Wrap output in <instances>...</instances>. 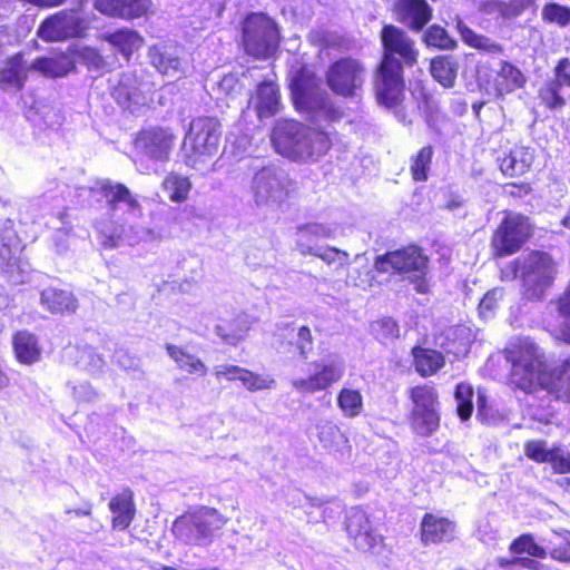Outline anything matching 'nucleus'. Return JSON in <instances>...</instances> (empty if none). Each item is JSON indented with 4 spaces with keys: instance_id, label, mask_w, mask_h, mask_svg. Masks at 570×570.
Instances as JSON below:
<instances>
[{
    "instance_id": "nucleus-51",
    "label": "nucleus",
    "mask_w": 570,
    "mask_h": 570,
    "mask_svg": "<svg viewBox=\"0 0 570 570\" xmlns=\"http://www.w3.org/2000/svg\"><path fill=\"white\" fill-rule=\"evenodd\" d=\"M552 449L543 440H531L524 444V454L537 463H548Z\"/></svg>"
},
{
    "instance_id": "nucleus-12",
    "label": "nucleus",
    "mask_w": 570,
    "mask_h": 570,
    "mask_svg": "<svg viewBox=\"0 0 570 570\" xmlns=\"http://www.w3.org/2000/svg\"><path fill=\"white\" fill-rule=\"evenodd\" d=\"M308 376L292 380V387L303 394H314L327 390L340 382L345 373L344 360L337 354H328L308 364Z\"/></svg>"
},
{
    "instance_id": "nucleus-21",
    "label": "nucleus",
    "mask_w": 570,
    "mask_h": 570,
    "mask_svg": "<svg viewBox=\"0 0 570 570\" xmlns=\"http://www.w3.org/2000/svg\"><path fill=\"white\" fill-rule=\"evenodd\" d=\"M213 373L218 381H239L249 392L273 390L276 386V380L272 375L258 374L245 367L229 363L216 365Z\"/></svg>"
},
{
    "instance_id": "nucleus-33",
    "label": "nucleus",
    "mask_w": 570,
    "mask_h": 570,
    "mask_svg": "<svg viewBox=\"0 0 570 570\" xmlns=\"http://www.w3.org/2000/svg\"><path fill=\"white\" fill-rule=\"evenodd\" d=\"M13 350L19 362L32 364L40 358L37 337L28 331H19L13 336Z\"/></svg>"
},
{
    "instance_id": "nucleus-42",
    "label": "nucleus",
    "mask_w": 570,
    "mask_h": 570,
    "mask_svg": "<svg viewBox=\"0 0 570 570\" xmlns=\"http://www.w3.org/2000/svg\"><path fill=\"white\" fill-rule=\"evenodd\" d=\"M432 77L445 88L454 86L456 68L448 57H436L431 61Z\"/></svg>"
},
{
    "instance_id": "nucleus-54",
    "label": "nucleus",
    "mask_w": 570,
    "mask_h": 570,
    "mask_svg": "<svg viewBox=\"0 0 570 570\" xmlns=\"http://www.w3.org/2000/svg\"><path fill=\"white\" fill-rule=\"evenodd\" d=\"M540 97L544 105L551 109L561 108L566 104L564 97L561 92V87L558 86V82H548L540 90Z\"/></svg>"
},
{
    "instance_id": "nucleus-31",
    "label": "nucleus",
    "mask_w": 570,
    "mask_h": 570,
    "mask_svg": "<svg viewBox=\"0 0 570 570\" xmlns=\"http://www.w3.org/2000/svg\"><path fill=\"white\" fill-rule=\"evenodd\" d=\"M499 66L493 80L497 95L503 96L523 86L524 77L517 67L507 61H501Z\"/></svg>"
},
{
    "instance_id": "nucleus-50",
    "label": "nucleus",
    "mask_w": 570,
    "mask_h": 570,
    "mask_svg": "<svg viewBox=\"0 0 570 570\" xmlns=\"http://www.w3.org/2000/svg\"><path fill=\"white\" fill-rule=\"evenodd\" d=\"M153 6L151 0H121V19H136L148 13Z\"/></svg>"
},
{
    "instance_id": "nucleus-25",
    "label": "nucleus",
    "mask_w": 570,
    "mask_h": 570,
    "mask_svg": "<svg viewBox=\"0 0 570 570\" xmlns=\"http://www.w3.org/2000/svg\"><path fill=\"white\" fill-rule=\"evenodd\" d=\"M422 540L425 544L449 542L454 539L455 524L434 514H425L421 522Z\"/></svg>"
},
{
    "instance_id": "nucleus-7",
    "label": "nucleus",
    "mask_w": 570,
    "mask_h": 570,
    "mask_svg": "<svg viewBox=\"0 0 570 570\" xmlns=\"http://www.w3.org/2000/svg\"><path fill=\"white\" fill-rule=\"evenodd\" d=\"M226 522L227 519L217 510L200 507L177 518L173 533L186 544L208 546Z\"/></svg>"
},
{
    "instance_id": "nucleus-23",
    "label": "nucleus",
    "mask_w": 570,
    "mask_h": 570,
    "mask_svg": "<svg viewBox=\"0 0 570 570\" xmlns=\"http://www.w3.org/2000/svg\"><path fill=\"white\" fill-rule=\"evenodd\" d=\"M396 20L412 31H421L432 19L433 9L426 0H395Z\"/></svg>"
},
{
    "instance_id": "nucleus-8",
    "label": "nucleus",
    "mask_w": 570,
    "mask_h": 570,
    "mask_svg": "<svg viewBox=\"0 0 570 570\" xmlns=\"http://www.w3.org/2000/svg\"><path fill=\"white\" fill-rule=\"evenodd\" d=\"M220 124L213 117H198L191 120L184 139L187 164L196 169L215 157L220 141Z\"/></svg>"
},
{
    "instance_id": "nucleus-5",
    "label": "nucleus",
    "mask_w": 570,
    "mask_h": 570,
    "mask_svg": "<svg viewBox=\"0 0 570 570\" xmlns=\"http://www.w3.org/2000/svg\"><path fill=\"white\" fill-rule=\"evenodd\" d=\"M291 91L296 109L306 112L315 125L341 119L342 110L322 88L321 80L307 68H302L293 76Z\"/></svg>"
},
{
    "instance_id": "nucleus-1",
    "label": "nucleus",
    "mask_w": 570,
    "mask_h": 570,
    "mask_svg": "<svg viewBox=\"0 0 570 570\" xmlns=\"http://www.w3.org/2000/svg\"><path fill=\"white\" fill-rule=\"evenodd\" d=\"M80 190L81 194H88L90 204L105 200L108 206L109 219L96 224L98 244L102 248L135 246L151 234L141 223V205L125 185L105 179Z\"/></svg>"
},
{
    "instance_id": "nucleus-53",
    "label": "nucleus",
    "mask_w": 570,
    "mask_h": 570,
    "mask_svg": "<svg viewBox=\"0 0 570 570\" xmlns=\"http://www.w3.org/2000/svg\"><path fill=\"white\" fill-rule=\"evenodd\" d=\"M503 298L502 288H493L489 291L479 304V314L482 318L489 320L494 315L499 302Z\"/></svg>"
},
{
    "instance_id": "nucleus-37",
    "label": "nucleus",
    "mask_w": 570,
    "mask_h": 570,
    "mask_svg": "<svg viewBox=\"0 0 570 570\" xmlns=\"http://www.w3.org/2000/svg\"><path fill=\"white\" fill-rule=\"evenodd\" d=\"M471 342V332L466 326L460 325L449 328L444 333V341L440 344L448 352L455 356L464 355Z\"/></svg>"
},
{
    "instance_id": "nucleus-45",
    "label": "nucleus",
    "mask_w": 570,
    "mask_h": 570,
    "mask_svg": "<svg viewBox=\"0 0 570 570\" xmlns=\"http://www.w3.org/2000/svg\"><path fill=\"white\" fill-rule=\"evenodd\" d=\"M432 156V147L426 146L421 148L419 153L413 157L411 164V173L414 180L424 181L428 179Z\"/></svg>"
},
{
    "instance_id": "nucleus-22",
    "label": "nucleus",
    "mask_w": 570,
    "mask_h": 570,
    "mask_svg": "<svg viewBox=\"0 0 570 570\" xmlns=\"http://www.w3.org/2000/svg\"><path fill=\"white\" fill-rule=\"evenodd\" d=\"M338 226L333 223H307L297 226L295 245L302 255L316 253L318 244L323 239L334 238L337 234Z\"/></svg>"
},
{
    "instance_id": "nucleus-56",
    "label": "nucleus",
    "mask_w": 570,
    "mask_h": 570,
    "mask_svg": "<svg viewBox=\"0 0 570 570\" xmlns=\"http://www.w3.org/2000/svg\"><path fill=\"white\" fill-rule=\"evenodd\" d=\"M348 281L356 287L362 289L371 288L375 284L373 269L367 265L355 268L348 274Z\"/></svg>"
},
{
    "instance_id": "nucleus-13",
    "label": "nucleus",
    "mask_w": 570,
    "mask_h": 570,
    "mask_svg": "<svg viewBox=\"0 0 570 570\" xmlns=\"http://www.w3.org/2000/svg\"><path fill=\"white\" fill-rule=\"evenodd\" d=\"M154 87L144 70L124 72L112 89V97L122 108L136 112L151 100Z\"/></svg>"
},
{
    "instance_id": "nucleus-6",
    "label": "nucleus",
    "mask_w": 570,
    "mask_h": 570,
    "mask_svg": "<svg viewBox=\"0 0 570 570\" xmlns=\"http://www.w3.org/2000/svg\"><path fill=\"white\" fill-rule=\"evenodd\" d=\"M557 274V263L546 252L532 250L514 261V275L520 278L522 294L529 301L543 299Z\"/></svg>"
},
{
    "instance_id": "nucleus-20",
    "label": "nucleus",
    "mask_w": 570,
    "mask_h": 570,
    "mask_svg": "<svg viewBox=\"0 0 570 570\" xmlns=\"http://www.w3.org/2000/svg\"><path fill=\"white\" fill-rule=\"evenodd\" d=\"M346 531L356 549L372 551L382 544L383 538L371 523L367 514L357 508L350 510Z\"/></svg>"
},
{
    "instance_id": "nucleus-41",
    "label": "nucleus",
    "mask_w": 570,
    "mask_h": 570,
    "mask_svg": "<svg viewBox=\"0 0 570 570\" xmlns=\"http://www.w3.org/2000/svg\"><path fill=\"white\" fill-rule=\"evenodd\" d=\"M553 533L554 537L547 540L549 556L556 561L570 563V531L560 529Z\"/></svg>"
},
{
    "instance_id": "nucleus-57",
    "label": "nucleus",
    "mask_w": 570,
    "mask_h": 570,
    "mask_svg": "<svg viewBox=\"0 0 570 570\" xmlns=\"http://www.w3.org/2000/svg\"><path fill=\"white\" fill-rule=\"evenodd\" d=\"M78 57L82 63H85L89 69L95 71H102L107 68V62L104 57L99 53V51L91 47L82 48Z\"/></svg>"
},
{
    "instance_id": "nucleus-62",
    "label": "nucleus",
    "mask_w": 570,
    "mask_h": 570,
    "mask_svg": "<svg viewBox=\"0 0 570 570\" xmlns=\"http://www.w3.org/2000/svg\"><path fill=\"white\" fill-rule=\"evenodd\" d=\"M553 82H558L559 87H569L570 88V61L564 58L561 59L558 66L556 67V79Z\"/></svg>"
},
{
    "instance_id": "nucleus-63",
    "label": "nucleus",
    "mask_w": 570,
    "mask_h": 570,
    "mask_svg": "<svg viewBox=\"0 0 570 570\" xmlns=\"http://www.w3.org/2000/svg\"><path fill=\"white\" fill-rule=\"evenodd\" d=\"M53 244L58 254H63L70 245V232L69 229H58L53 235Z\"/></svg>"
},
{
    "instance_id": "nucleus-44",
    "label": "nucleus",
    "mask_w": 570,
    "mask_h": 570,
    "mask_svg": "<svg viewBox=\"0 0 570 570\" xmlns=\"http://www.w3.org/2000/svg\"><path fill=\"white\" fill-rule=\"evenodd\" d=\"M510 551L514 554L528 553L535 558H546L548 551L542 546L538 544L531 534H522L510 544Z\"/></svg>"
},
{
    "instance_id": "nucleus-59",
    "label": "nucleus",
    "mask_w": 570,
    "mask_h": 570,
    "mask_svg": "<svg viewBox=\"0 0 570 570\" xmlns=\"http://www.w3.org/2000/svg\"><path fill=\"white\" fill-rule=\"evenodd\" d=\"M295 346L299 353V356L306 360L313 350V336L311 330L307 326H301L298 328Z\"/></svg>"
},
{
    "instance_id": "nucleus-17",
    "label": "nucleus",
    "mask_w": 570,
    "mask_h": 570,
    "mask_svg": "<svg viewBox=\"0 0 570 570\" xmlns=\"http://www.w3.org/2000/svg\"><path fill=\"white\" fill-rule=\"evenodd\" d=\"M530 236V223L527 217L510 213L502 220L492 238V245L499 256L515 253Z\"/></svg>"
},
{
    "instance_id": "nucleus-24",
    "label": "nucleus",
    "mask_w": 570,
    "mask_h": 570,
    "mask_svg": "<svg viewBox=\"0 0 570 570\" xmlns=\"http://www.w3.org/2000/svg\"><path fill=\"white\" fill-rule=\"evenodd\" d=\"M180 50L177 47L167 45H156L149 48L148 57L151 65L161 73L173 78H179L185 75L188 65L180 57Z\"/></svg>"
},
{
    "instance_id": "nucleus-48",
    "label": "nucleus",
    "mask_w": 570,
    "mask_h": 570,
    "mask_svg": "<svg viewBox=\"0 0 570 570\" xmlns=\"http://www.w3.org/2000/svg\"><path fill=\"white\" fill-rule=\"evenodd\" d=\"M541 14L546 22L556 23L561 28L570 24V7L550 2L542 8Z\"/></svg>"
},
{
    "instance_id": "nucleus-9",
    "label": "nucleus",
    "mask_w": 570,
    "mask_h": 570,
    "mask_svg": "<svg viewBox=\"0 0 570 570\" xmlns=\"http://www.w3.org/2000/svg\"><path fill=\"white\" fill-rule=\"evenodd\" d=\"M374 269L379 273L409 274V279L417 293L429 292V282L425 278L428 258L417 246H409L377 256Z\"/></svg>"
},
{
    "instance_id": "nucleus-34",
    "label": "nucleus",
    "mask_w": 570,
    "mask_h": 570,
    "mask_svg": "<svg viewBox=\"0 0 570 570\" xmlns=\"http://www.w3.org/2000/svg\"><path fill=\"white\" fill-rule=\"evenodd\" d=\"M31 68L46 77H63L75 68L73 60L68 55H60L50 58H39L33 61Z\"/></svg>"
},
{
    "instance_id": "nucleus-11",
    "label": "nucleus",
    "mask_w": 570,
    "mask_h": 570,
    "mask_svg": "<svg viewBox=\"0 0 570 570\" xmlns=\"http://www.w3.org/2000/svg\"><path fill=\"white\" fill-rule=\"evenodd\" d=\"M410 423L413 431L422 436L431 435L440 425V402L435 387L429 384L416 385L410 390Z\"/></svg>"
},
{
    "instance_id": "nucleus-27",
    "label": "nucleus",
    "mask_w": 570,
    "mask_h": 570,
    "mask_svg": "<svg viewBox=\"0 0 570 570\" xmlns=\"http://www.w3.org/2000/svg\"><path fill=\"white\" fill-rule=\"evenodd\" d=\"M41 306L51 314H71L78 308L77 298L69 291L48 287L41 292Z\"/></svg>"
},
{
    "instance_id": "nucleus-29",
    "label": "nucleus",
    "mask_w": 570,
    "mask_h": 570,
    "mask_svg": "<svg viewBox=\"0 0 570 570\" xmlns=\"http://www.w3.org/2000/svg\"><path fill=\"white\" fill-rule=\"evenodd\" d=\"M279 92L273 81L262 82L256 90L254 107L259 119L269 118L279 109Z\"/></svg>"
},
{
    "instance_id": "nucleus-60",
    "label": "nucleus",
    "mask_w": 570,
    "mask_h": 570,
    "mask_svg": "<svg viewBox=\"0 0 570 570\" xmlns=\"http://www.w3.org/2000/svg\"><path fill=\"white\" fill-rule=\"evenodd\" d=\"M94 6L101 14L120 18L121 0H95Z\"/></svg>"
},
{
    "instance_id": "nucleus-61",
    "label": "nucleus",
    "mask_w": 570,
    "mask_h": 570,
    "mask_svg": "<svg viewBox=\"0 0 570 570\" xmlns=\"http://www.w3.org/2000/svg\"><path fill=\"white\" fill-rule=\"evenodd\" d=\"M72 396L77 402H91L97 397V393L88 382L72 385Z\"/></svg>"
},
{
    "instance_id": "nucleus-18",
    "label": "nucleus",
    "mask_w": 570,
    "mask_h": 570,
    "mask_svg": "<svg viewBox=\"0 0 570 570\" xmlns=\"http://www.w3.org/2000/svg\"><path fill=\"white\" fill-rule=\"evenodd\" d=\"M86 22L76 10H63L46 19L38 29V36L45 41H60L80 37Z\"/></svg>"
},
{
    "instance_id": "nucleus-58",
    "label": "nucleus",
    "mask_w": 570,
    "mask_h": 570,
    "mask_svg": "<svg viewBox=\"0 0 570 570\" xmlns=\"http://www.w3.org/2000/svg\"><path fill=\"white\" fill-rule=\"evenodd\" d=\"M548 463L557 473H570V453L562 448H552Z\"/></svg>"
},
{
    "instance_id": "nucleus-32",
    "label": "nucleus",
    "mask_w": 570,
    "mask_h": 570,
    "mask_svg": "<svg viewBox=\"0 0 570 570\" xmlns=\"http://www.w3.org/2000/svg\"><path fill=\"white\" fill-rule=\"evenodd\" d=\"M76 366L91 375L101 374L106 367L105 357L90 345H78L72 350Z\"/></svg>"
},
{
    "instance_id": "nucleus-55",
    "label": "nucleus",
    "mask_w": 570,
    "mask_h": 570,
    "mask_svg": "<svg viewBox=\"0 0 570 570\" xmlns=\"http://www.w3.org/2000/svg\"><path fill=\"white\" fill-rule=\"evenodd\" d=\"M315 252L316 253H311L309 255L321 258L328 265L337 263L338 266L343 267L348 264V254L335 247L320 246Z\"/></svg>"
},
{
    "instance_id": "nucleus-26",
    "label": "nucleus",
    "mask_w": 570,
    "mask_h": 570,
    "mask_svg": "<svg viewBox=\"0 0 570 570\" xmlns=\"http://www.w3.org/2000/svg\"><path fill=\"white\" fill-rule=\"evenodd\" d=\"M534 160V151L530 147L514 146L502 158H499L501 171L510 177L525 174Z\"/></svg>"
},
{
    "instance_id": "nucleus-40",
    "label": "nucleus",
    "mask_w": 570,
    "mask_h": 570,
    "mask_svg": "<svg viewBox=\"0 0 570 570\" xmlns=\"http://www.w3.org/2000/svg\"><path fill=\"white\" fill-rule=\"evenodd\" d=\"M26 78V68L20 55L10 58L6 67L0 71V81L16 89L22 88Z\"/></svg>"
},
{
    "instance_id": "nucleus-15",
    "label": "nucleus",
    "mask_w": 570,
    "mask_h": 570,
    "mask_svg": "<svg viewBox=\"0 0 570 570\" xmlns=\"http://www.w3.org/2000/svg\"><path fill=\"white\" fill-rule=\"evenodd\" d=\"M291 180L287 174L275 167L267 166L258 170L252 180V193L257 205L281 204L288 194Z\"/></svg>"
},
{
    "instance_id": "nucleus-52",
    "label": "nucleus",
    "mask_w": 570,
    "mask_h": 570,
    "mask_svg": "<svg viewBox=\"0 0 570 570\" xmlns=\"http://www.w3.org/2000/svg\"><path fill=\"white\" fill-rule=\"evenodd\" d=\"M318 439L325 448L333 449L344 439V435L336 424L326 421L318 425Z\"/></svg>"
},
{
    "instance_id": "nucleus-16",
    "label": "nucleus",
    "mask_w": 570,
    "mask_h": 570,
    "mask_svg": "<svg viewBox=\"0 0 570 570\" xmlns=\"http://www.w3.org/2000/svg\"><path fill=\"white\" fill-rule=\"evenodd\" d=\"M20 239L13 229L11 219L0 224V268L8 274L12 284L24 282L28 264L20 259Z\"/></svg>"
},
{
    "instance_id": "nucleus-43",
    "label": "nucleus",
    "mask_w": 570,
    "mask_h": 570,
    "mask_svg": "<svg viewBox=\"0 0 570 570\" xmlns=\"http://www.w3.org/2000/svg\"><path fill=\"white\" fill-rule=\"evenodd\" d=\"M252 325V321L248 315L242 314L236 317L233 324V328L226 331L223 325L216 326V333L219 335L226 343L235 345L240 340H243L246 333L249 331Z\"/></svg>"
},
{
    "instance_id": "nucleus-4",
    "label": "nucleus",
    "mask_w": 570,
    "mask_h": 570,
    "mask_svg": "<svg viewBox=\"0 0 570 570\" xmlns=\"http://www.w3.org/2000/svg\"><path fill=\"white\" fill-rule=\"evenodd\" d=\"M276 151L296 161L317 160L332 146V132L305 126L295 120H281L272 134Z\"/></svg>"
},
{
    "instance_id": "nucleus-39",
    "label": "nucleus",
    "mask_w": 570,
    "mask_h": 570,
    "mask_svg": "<svg viewBox=\"0 0 570 570\" xmlns=\"http://www.w3.org/2000/svg\"><path fill=\"white\" fill-rule=\"evenodd\" d=\"M167 352L169 356L175 361L178 367L188 373H197L205 375L207 373V366L195 355H191L180 347L168 344Z\"/></svg>"
},
{
    "instance_id": "nucleus-46",
    "label": "nucleus",
    "mask_w": 570,
    "mask_h": 570,
    "mask_svg": "<svg viewBox=\"0 0 570 570\" xmlns=\"http://www.w3.org/2000/svg\"><path fill=\"white\" fill-rule=\"evenodd\" d=\"M424 42L428 47H434L441 50H452L456 47L455 40L449 36L445 29L438 24H433L426 30Z\"/></svg>"
},
{
    "instance_id": "nucleus-38",
    "label": "nucleus",
    "mask_w": 570,
    "mask_h": 570,
    "mask_svg": "<svg viewBox=\"0 0 570 570\" xmlns=\"http://www.w3.org/2000/svg\"><path fill=\"white\" fill-rule=\"evenodd\" d=\"M161 187L171 202L183 203L188 198L191 184L188 177L170 173L163 180Z\"/></svg>"
},
{
    "instance_id": "nucleus-3",
    "label": "nucleus",
    "mask_w": 570,
    "mask_h": 570,
    "mask_svg": "<svg viewBox=\"0 0 570 570\" xmlns=\"http://www.w3.org/2000/svg\"><path fill=\"white\" fill-rule=\"evenodd\" d=\"M381 40L383 60L376 85L377 101L387 108H396L404 95L403 66L415 65L419 51L410 36L392 24L383 27Z\"/></svg>"
},
{
    "instance_id": "nucleus-64",
    "label": "nucleus",
    "mask_w": 570,
    "mask_h": 570,
    "mask_svg": "<svg viewBox=\"0 0 570 570\" xmlns=\"http://www.w3.org/2000/svg\"><path fill=\"white\" fill-rule=\"evenodd\" d=\"M218 88L220 91L225 92L227 96L235 94L239 88V81L235 75H225L218 83Z\"/></svg>"
},
{
    "instance_id": "nucleus-49",
    "label": "nucleus",
    "mask_w": 570,
    "mask_h": 570,
    "mask_svg": "<svg viewBox=\"0 0 570 570\" xmlns=\"http://www.w3.org/2000/svg\"><path fill=\"white\" fill-rule=\"evenodd\" d=\"M376 338L383 343L393 341L399 336V326L391 317L381 318L371 325Z\"/></svg>"
},
{
    "instance_id": "nucleus-19",
    "label": "nucleus",
    "mask_w": 570,
    "mask_h": 570,
    "mask_svg": "<svg viewBox=\"0 0 570 570\" xmlns=\"http://www.w3.org/2000/svg\"><path fill=\"white\" fill-rule=\"evenodd\" d=\"M176 137L168 128L151 127L141 130L135 141L136 148L154 161L165 163L169 159Z\"/></svg>"
},
{
    "instance_id": "nucleus-14",
    "label": "nucleus",
    "mask_w": 570,
    "mask_h": 570,
    "mask_svg": "<svg viewBox=\"0 0 570 570\" xmlns=\"http://www.w3.org/2000/svg\"><path fill=\"white\" fill-rule=\"evenodd\" d=\"M365 79V67L352 58L335 61L326 72V81L331 90L343 97H357Z\"/></svg>"
},
{
    "instance_id": "nucleus-28",
    "label": "nucleus",
    "mask_w": 570,
    "mask_h": 570,
    "mask_svg": "<svg viewBox=\"0 0 570 570\" xmlns=\"http://www.w3.org/2000/svg\"><path fill=\"white\" fill-rule=\"evenodd\" d=\"M109 509L112 513V528L126 530L134 520L136 509L134 494L129 489H125L115 495L109 502Z\"/></svg>"
},
{
    "instance_id": "nucleus-36",
    "label": "nucleus",
    "mask_w": 570,
    "mask_h": 570,
    "mask_svg": "<svg viewBox=\"0 0 570 570\" xmlns=\"http://www.w3.org/2000/svg\"><path fill=\"white\" fill-rule=\"evenodd\" d=\"M336 404L342 415L346 419H354L362 414L364 402L362 393L353 387L343 386L336 397Z\"/></svg>"
},
{
    "instance_id": "nucleus-35",
    "label": "nucleus",
    "mask_w": 570,
    "mask_h": 570,
    "mask_svg": "<svg viewBox=\"0 0 570 570\" xmlns=\"http://www.w3.org/2000/svg\"><path fill=\"white\" fill-rule=\"evenodd\" d=\"M412 353L415 370L421 376L433 375L444 365V356L439 351L414 347Z\"/></svg>"
},
{
    "instance_id": "nucleus-30",
    "label": "nucleus",
    "mask_w": 570,
    "mask_h": 570,
    "mask_svg": "<svg viewBox=\"0 0 570 570\" xmlns=\"http://www.w3.org/2000/svg\"><path fill=\"white\" fill-rule=\"evenodd\" d=\"M102 39L118 50L126 60L142 46V37L135 30L122 28L115 32L104 33Z\"/></svg>"
},
{
    "instance_id": "nucleus-2",
    "label": "nucleus",
    "mask_w": 570,
    "mask_h": 570,
    "mask_svg": "<svg viewBox=\"0 0 570 570\" xmlns=\"http://www.w3.org/2000/svg\"><path fill=\"white\" fill-rule=\"evenodd\" d=\"M507 360L511 363V383L524 392H534L539 387L556 395L557 399L570 397V375L551 372L542 351L529 337H519L507 348Z\"/></svg>"
},
{
    "instance_id": "nucleus-10",
    "label": "nucleus",
    "mask_w": 570,
    "mask_h": 570,
    "mask_svg": "<svg viewBox=\"0 0 570 570\" xmlns=\"http://www.w3.org/2000/svg\"><path fill=\"white\" fill-rule=\"evenodd\" d=\"M279 43L276 23L264 13H252L243 23V46L247 55L266 59L274 55Z\"/></svg>"
},
{
    "instance_id": "nucleus-47",
    "label": "nucleus",
    "mask_w": 570,
    "mask_h": 570,
    "mask_svg": "<svg viewBox=\"0 0 570 570\" xmlns=\"http://www.w3.org/2000/svg\"><path fill=\"white\" fill-rule=\"evenodd\" d=\"M455 401H456V410L458 414L462 421H466L470 419L473 411V389L470 384L460 383L455 389Z\"/></svg>"
}]
</instances>
